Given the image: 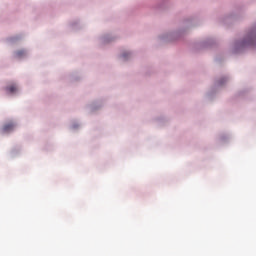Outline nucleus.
<instances>
[{
	"label": "nucleus",
	"instance_id": "1",
	"mask_svg": "<svg viewBox=\"0 0 256 256\" xmlns=\"http://www.w3.org/2000/svg\"><path fill=\"white\" fill-rule=\"evenodd\" d=\"M250 47H256V24L233 43L232 53H243L245 49H249Z\"/></svg>",
	"mask_w": 256,
	"mask_h": 256
},
{
	"label": "nucleus",
	"instance_id": "2",
	"mask_svg": "<svg viewBox=\"0 0 256 256\" xmlns=\"http://www.w3.org/2000/svg\"><path fill=\"white\" fill-rule=\"evenodd\" d=\"M187 33V29L180 28L172 32H165L158 37L160 43H173V41H179Z\"/></svg>",
	"mask_w": 256,
	"mask_h": 256
},
{
	"label": "nucleus",
	"instance_id": "3",
	"mask_svg": "<svg viewBox=\"0 0 256 256\" xmlns=\"http://www.w3.org/2000/svg\"><path fill=\"white\" fill-rule=\"evenodd\" d=\"M117 39V36L113 34H103L99 37L98 43L99 45H109V43H113Z\"/></svg>",
	"mask_w": 256,
	"mask_h": 256
},
{
	"label": "nucleus",
	"instance_id": "4",
	"mask_svg": "<svg viewBox=\"0 0 256 256\" xmlns=\"http://www.w3.org/2000/svg\"><path fill=\"white\" fill-rule=\"evenodd\" d=\"M16 127H17V123H15V122L7 123L6 125L3 126L1 133L3 135H5L7 133H13V131H15Z\"/></svg>",
	"mask_w": 256,
	"mask_h": 256
},
{
	"label": "nucleus",
	"instance_id": "5",
	"mask_svg": "<svg viewBox=\"0 0 256 256\" xmlns=\"http://www.w3.org/2000/svg\"><path fill=\"white\" fill-rule=\"evenodd\" d=\"M6 95H17L19 94V86L17 84H10L5 88Z\"/></svg>",
	"mask_w": 256,
	"mask_h": 256
},
{
	"label": "nucleus",
	"instance_id": "6",
	"mask_svg": "<svg viewBox=\"0 0 256 256\" xmlns=\"http://www.w3.org/2000/svg\"><path fill=\"white\" fill-rule=\"evenodd\" d=\"M119 59L121 61H130V59H133V52L130 50H124L119 54Z\"/></svg>",
	"mask_w": 256,
	"mask_h": 256
},
{
	"label": "nucleus",
	"instance_id": "7",
	"mask_svg": "<svg viewBox=\"0 0 256 256\" xmlns=\"http://www.w3.org/2000/svg\"><path fill=\"white\" fill-rule=\"evenodd\" d=\"M29 55V52L25 49L17 50L14 52L15 59H25Z\"/></svg>",
	"mask_w": 256,
	"mask_h": 256
},
{
	"label": "nucleus",
	"instance_id": "8",
	"mask_svg": "<svg viewBox=\"0 0 256 256\" xmlns=\"http://www.w3.org/2000/svg\"><path fill=\"white\" fill-rule=\"evenodd\" d=\"M226 83H229V76H222L215 82L216 87H223Z\"/></svg>",
	"mask_w": 256,
	"mask_h": 256
},
{
	"label": "nucleus",
	"instance_id": "9",
	"mask_svg": "<svg viewBox=\"0 0 256 256\" xmlns=\"http://www.w3.org/2000/svg\"><path fill=\"white\" fill-rule=\"evenodd\" d=\"M211 45H213V40L212 39H207L201 42L200 47H202L203 49L207 48V47H211Z\"/></svg>",
	"mask_w": 256,
	"mask_h": 256
},
{
	"label": "nucleus",
	"instance_id": "10",
	"mask_svg": "<svg viewBox=\"0 0 256 256\" xmlns=\"http://www.w3.org/2000/svg\"><path fill=\"white\" fill-rule=\"evenodd\" d=\"M103 105L99 102H94L92 104L89 105V109L90 111H97V109H100V107H102Z\"/></svg>",
	"mask_w": 256,
	"mask_h": 256
},
{
	"label": "nucleus",
	"instance_id": "11",
	"mask_svg": "<svg viewBox=\"0 0 256 256\" xmlns=\"http://www.w3.org/2000/svg\"><path fill=\"white\" fill-rule=\"evenodd\" d=\"M9 43H15L16 41H19V38L17 36L11 37L8 39Z\"/></svg>",
	"mask_w": 256,
	"mask_h": 256
},
{
	"label": "nucleus",
	"instance_id": "12",
	"mask_svg": "<svg viewBox=\"0 0 256 256\" xmlns=\"http://www.w3.org/2000/svg\"><path fill=\"white\" fill-rule=\"evenodd\" d=\"M78 127H80V125H79L77 122H74V123L71 125V129H72L73 131H76V129H77Z\"/></svg>",
	"mask_w": 256,
	"mask_h": 256
},
{
	"label": "nucleus",
	"instance_id": "13",
	"mask_svg": "<svg viewBox=\"0 0 256 256\" xmlns=\"http://www.w3.org/2000/svg\"><path fill=\"white\" fill-rule=\"evenodd\" d=\"M79 25V23H77V22H74V23H72L71 24V27H72V29H77V26Z\"/></svg>",
	"mask_w": 256,
	"mask_h": 256
},
{
	"label": "nucleus",
	"instance_id": "14",
	"mask_svg": "<svg viewBox=\"0 0 256 256\" xmlns=\"http://www.w3.org/2000/svg\"><path fill=\"white\" fill-rule=\"evenodd\" d=\"M221 140H222V141H225V138H224V137H222V138H221Z\"/></svg>",
	"mask_w": 256,
	"mask_h": 256
}]
</instances>
